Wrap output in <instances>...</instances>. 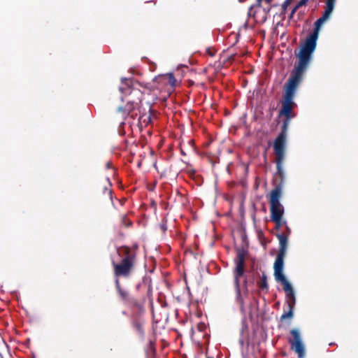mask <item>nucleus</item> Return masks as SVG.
I'll return each mask as SVG.
<instances>
[{"label":"nucleus","instance_id":"f257e3e1","mask_svg":"<svg viewBox=\"0 0 358 358\" xmlns=\"http://www.w3.org/2000/svg\"><path fill=\"white\" fill-rule=\"evenodd\" d=\"M137 245H134L131 248L126 245L118 248L117 253L121 257V260L119 262L113 261L112 266L115 289L119 299L131 309L143 312L146 301L145 294L148 296L150 295V286H148L144 282L138 283L136 290L140 292L141 294L135 296L131 295L129 289L124 287L120 281V277L127 278L134 272L137 262Z\"/></svg>","mask_w":358,"mask_h":358},{"label":"nucleus","instance_id":"f03ea898","mask_svg":"<svg viewBox=\"0 0 358 358\" xmlns=\"http://www.w3.org/2000/svg\"><path fill=\"white\" fill-rule=\"evenodd\" d=\"M307 67L295 64L289 78L284 85V94L282 100V107L278 117H283L281 131L273 142V150L278 175L282 180L284 177L282 164L285 157V145L287 133L291 120L296 116L293 108L296 106L294 101L298 87L303 80V73Z\"/></svg>","mask_w":358,"mask_h":358},{"label":"nucleus","instance_id":"7ed1b4c3","mask_svg":"<svg viewBox=\"0 0 358 358\" xmlns=\"http://www.w3.org/2000/svg\"><path fill=\"white\" fill-rule=\"evenodd\" d=\"M334 8V5L326 3L325 10L322 15L315 22L313 31L306 38L304 43L301 46L300 50L298 52L296 50L294 52L296 57L298 58L297 64L308 67L312 59V55L316 49L319 30L323 23L329 18Z\"/></svg>","mask_w":358,"mask_h":358},{"label":"nucleus","instance_id":"20e7f679","mask_svg":"<svg viewBox=\"0 0 358 358\" xmlns=\"http://www.w3.org/2000/svg\"><path fill=\"white\" fill-rule=\"evenodd\" d=\"M245 254L243 250L238 252L236 258L234 260L235 268L233 270L234 284L236 291V302L241 308L244 306V300L241 295L240 279L245 278L243 282V289L245 293H248V280L245 275Z\"/></svg>","mask_w":358,"mask_h":358},{"label":"nucleus","instance_id":"39448f33","mask_svg":"<svg viewBox=\"0 0 358 358\" xmlns=\"http://www.w3.org/2000/svg\"><path fill=\"white\" fill-rule=\"evenodd\" d=\"M281 266V260L279 259L276 263L274 276L275 280L280 282L283 285V290L285 292L287 303L289 308L288 311L282 314L280 317V320L282 321L287 318L292 319L293 317V311L296 303V297L291 284L286 279L283 272H282Z\"/></svg>","mask_w":358,"mask_h":358},{"label":"nucleus","instance_id":"423d86ee","mask_svg":"<svg viewBox=\"0 0 358 358\" xmlns=\"http://www.w3.org/2000/svg\"><path fill=\"white\" fill-rule=\"evenodd\" d=\"M281 194L282 188L280 185H277L271 192L269 203L271 221H275L282 218L284 208L280 202Z\"/></svg>","mask_w":358,"mask_h":358},{"label":"nucleus","instance_id":"0eeeda50","mask_svg":"<svg viewBox=\"0 0 358 358\" xmlns=\"http://www.w3.org/2000/svg\"><path fill=\"white\" fill-rule=\"evenodd\" d=\"M133 93L134 97H128L126 106L124 107H119L117 110L124 116L131 115V117L134 118V112L136 109L139 108V106L141 103L143 93L141 90H134Z\"/></svg>","mask_w":358,"mask_h":358},{"label":"nucleus","instance_id":"6e6552de","mask_svg":"<svg viewBox=\"0 0 358 358\" xmlns=\"http://www.w3.org/2000/svg\"><path fill=\"white\" fill-rule=\"evenodd\" d=\"M291 233V229L286 224L285 225V232L277 234V237L279 241V250L275 258L273 269L274 272L275 271L276 263L280 259L281 260V267L282 272H283V266H284V258L286 255L287 245H288V237Z\"/></svg>","mask_w":358,"mask_h":358},{"label":"nucleus","instance_id":"1a4fd4ad","mask_svg":"<svg viewBox=\"0 0 358 358\" xmlns=\"http://www.w3.org/2000/svg\"><path fill=\"white\" fill-rule=\"evenodd\" d=\"M290 334L292 338L289 339V343L291 345L292 350L298 355V358H303L305 356V349L299 330L292 329L290 330Z\"/></svg>","mask_w":358,"mask_h":358},{"label":"nucleus","instance_id":"9d476101","mask_svg":"<svg viewBox=\"0 0 358 358\" xmlns=\"http://www.w3.org/2000/svg\"><path fill=\"white\" fill-rule=\"evenodd\" d=\"M134 83L141 85L138 81L123 78L121 80V85L119 87V90L125 96L128 95L129 97L134 96V90H139L134 87Z\"/></svg>","mask_w":358,"mask_h":358},{"label":"nucleus","instance_id":"9b49d317","mask_svg":"<svg viewBox=\"0 0 358 358\" xmlns=\"http://www.w3.org/2000/svg\"><path fill=\"white\" fill-rule=\"evenodd\" d=\"M157 79H159L161 83L170 85L173 88L176 86L177 80L172 73L159 76Z\"/></svg>","mask_w":358,"mask_h":358},{"label":"nucleus","instance_id":"f8f14e48","mask_svg":"<svg viewBox=\"0 0 358 358\" xmlns=\"http://www.w3.org/2000/svg\"><path fill=\"white\" fill-rule=\"evenodd\" d=\"M257 285L262 290H268L267 277L265 273H262L260 280L257 282Z\"/></svg>","mask_w":358,"mask_h":358},{"label":"nucleus","instance_id":"ddd939ff","mask_svg":"<svg viewBox=\"0 0 358 358\" xmlns=\"http://www.w3.org/2000/svg\"><path fill=\"white\" fill-rule=\"evenodd\" d=\"M132 325L134 328L141 334H143V324L139 320H134Z\"/></svg>","mask_w":358,"mask_h":358},{"label":"nucleus","instance_id":"4468645a","mask_svg":"<svg viewBox=\"0 0 358 358\" xmlns=\"http://www.w3.org/2000/svg\"><path fill=\"white\" fill-rule=\"evenodd\" d=\"M103 192L110 201H112V189L110 187L105 186L103 188Z\"/></svg>","mask_w":358,"mask_h":358},{"label":"nucleus","instance_id":"2eb2a0df","mask_svg":"<svg viewBox=\"0 0 358 358\" xmlns=\"http://www.w3.org/2000/svg\"><path fill=\"white\" fill-rule=\"evenodd\" d=\"M275 224V227L277 229H279L283 225H286L287 222L285 220H282V218L279 219L278 220L273 221Z\"/></svg>","mask_w":358,"mask_h":358},{"label":"nucleus","instance_id":"dca6fc26","mask_svg":"<svg viewBox=\"0 0 358 358\" xmlns=\"http://www.w3.org/2000/svg\"><path fill=\"white\" fill-rule=\"evenodd\" d=\"M292 0H285L282 5V12H285L287 6L291 3Z\"/></svg>","mask_w":358,"mask_h":358},{"label":"nucleus","instance_id":"f3484780","mask_svg":"<svg viewBox=\"0 0 358 358\" xmlns=\"http://www.w3.org/2000/svg\"><path fill=\"white\" fill-rule=\"evenodd\" d=\"M308 0H300L296 5V8H299L302 6H304L306 4Z\"/></svg>","mask_w":358,"mask_h":358},{"label":"nucleus","instance_id":"a211bd4d","mask_svg":"<svg viewBox=\"0 0 358 358\" xmlns=\"http://www.w3.org/2000/svg\"><path fill=\"white\" fill-rule=\"evenodd\" d=\"M206 52L210 57H213L215 52L214 50H212L210 48L206 50Z\"/></svg>","mask_w":358,"mask_h":358},{"label":"nucleus","instance_id":"6ab92c4d","mask_svg":"<svg viewBox=\"0 0 358 358\" xmlns=\"http://www.w3.org/2000/svg\"><path fill=\"white\" fill-rule=\"evenodd\" d=\"M298 9H299V8H296V6L293 8V9H292V12H291V13H290V15H289V19H291V18H292V17H293V16H294V13L296 12V10H297Z\"/></svg>","mask_w":358,"mask_h":358},{"label":"nucleus","instance_id":"aec40b11","mask_svg":"<svg viewBox=\"0 0 358 358\" xmlns=\"http://www.w3.org/2000/svg\"><path fill=\"white\" fill-rule=\"evenodd\" d=\"M161 229H162L163 231H166L167 230L166 224L164 223L161 224Z\"/></svg>","mask_w":358,"mask_h":358},{"label":"nucleus","instance_id":"412c9836","mask_svg":"<svg viewBox=\"0 0 358 358\" xmlns=\"http://www.w3.org/2000/svg\"><path fill=\"white\" fill-rule=\"evenodd\" d=\"M326 3L335 6L336 0H327Z\"/></svg>","mask_w":358,"mask_h":358},{"label":"nucleus","instance_id":"4be33fe9","mask_svg":"<svg viewBox=\"0 0 358 358\" xmlns=\"http://www.w3.org/2000/svg\"><path fill=\"white\" fill-rule=\"evenodd\" d=\"M126 218H127L126 215H123V216H122V222H123V223H124L125 225L129 226V224H131V223L130 222H129V224H127L125 223V222H126Z\"/></svg>","mask_w":358,"mask_h":358},{"label":"nucleus","instance_id":"5701e85b","mask_svg":"<svg viewBox=\"0 0 358 358\" xmlns=\"http://www.w3.org/2000/svg\"><path fill=\"white\" fill-rule=\"evenodd\" d=\"M204 327V324L201 323L198 325V329L199 331H202L203 330V327Z\"/></svg>","mask_w":358,"mask_h":358},{"label":"nucleus","instance_id":"b1692460","mask_svg":"<svg viewBox=\"0 0 358 358\" xmlns=\"http://www.w3.org/2000/svg\"><path fill=\"white\" fill-rule=\"evenodd\" d=\"M149 345H150V349H151L152 351H155V349H154V348H153V346H152V343L151 341L150 342Z\"/></svg>","mask_w":358,"mask_h":358},{"label":"nucleus","instance_id":"393cba45","mask_svg":"<svg viewBox=\"0 0 358 358\" xmlns=\"http://www.w3.org/2000/svg\"><path fill=\"white\" fill-rule=\"evenodd\" d=\"M110 165H111L110 162H107V164H106V167H107L108 169H109V168H110Z\"/></svg>","mask_w":358,"mask_h":358},{"label":"nucleus","instance_id":"a878e982","mask_svg":"<svg viewBox=\"0 0 358 358\" xmlns=\"http://www.w3.org/2000/svg\"><path fill=\"white\" fill-rule=\"evenodd\" d=\"M262 0H257V4H258V6H261V2H262Z\"/></svg>","mask_w":358,"mask_h":358},{"label":"nucleus","instance_id":"bb28decb","mask_svg":"<svg viewBox=\"0 0 358 358\" xmlns=\"http://www.w3.org/2000/svg\"><path fill=\"white\" fill-rule=\"evenodd\" d=\"M267 3H270L273 0H265Z\"/></svg>","mask_w":358,"mask_h":358},{"label":"nucleus","instance_id":"cd10ccee","mask_svg":"<svg viewBox=\"0 0 358 358\" xmlns=\"http://www.w3.org/2000/svg\"><path fill=\"white\" fill-rule=\"evenodd\" d=\"M195 171H191V174H194Z\"/></svg>","mask_w":358,"mask_h":358},{"label":"nucleus","instance_id":"c85d7f7f","mask_svg":"<svg viewBox=\"0 0 358 358\" xmlns=\"http://www.w3.org/2000/svg\"><path fill=\"white\" fill-rule=\"evenodd\" d=\"M148 120L150 121V120H151L150 117L148 116Z\"/></svg>","mask_w":358,"mask_h":358},{"label":"nucleus","instance_id":"c756f323","mask_svg":"<svg viewBox=\"0 0 358 358\" xmlns=\"http://www.w3.org/2000/svg\"><path fill=\"white\" fill-rule=\"evenodd\" d=\"M0 358H2V357H0Z\"/></svg>","mask_w":358,"mask_h":358}]
</instances>
